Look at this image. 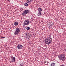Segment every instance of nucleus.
Returning a JSON list of instances; mask_svg holds the SVG:
<instances>
[{"label": "nucleus", "instance_id": "f257e3e1", "mask_svg": "<svg viewBox=\"0 0 66 66\" xmlns=\"http://www.w3.org/2000/svg\"><path fill=\"white\" fill-rule=\"evenodd\" d=\"M52 38L50 37L46 38L45 40V43L47 45H50V44L52 43Z\"/></svg>", "mask_w": 66, "mask_h": 66}, {"label": "nucleus", "instance_id": "f03ea898", "mask_svg": "<svg viewBox=\"0 0 66 66\" xmlns=\"http://www.w3.org/2000/svg\"><path fill=\"white\" fill-rule=\"evenodd\" d=\"M59 59L60 60L62 61H64L65 60V55L64 54H62L60 55L59 56Z\"/></svg>", "mask_w": 66, "mask_h": 66}, {"label": "nucleus", "instance_id": "7ed1b4c3", "mask_svg": "<svg viewBox=\"0 0 66 66\" xmlns=\"http://www.w3.org/2000/svg\"><path fill=\"white\" fill-rule=\"evenodd\" d=\"M20 31V29L19 28H16V30L14 32V34L16 35H18Z\"/></svg>", "mask_w": 66, "mask_h": 66}, {"label": "nucleus", "instance_id": "20e7f679", "mask_svg": "<svg viewBox=\"0 0 66 66\" xmlns=\"http://www.w3.org/2000/svg\"><path fill=\"white\" fill-rule=\"evenodd\" d=\"M29 13V10H26L24 11V12L22 13V15L23 16H26V15L27 14H28Z\"/></svg>", "mask_w": 66, "mask_h": 66}, {"label": "nucleus", "instance_id": "39448f33", "mask_svg": "<svg viewBox=\"0 0 66 66\" xmlns=\"http://www.w3.org/2000/svg\"><path fill=\"white\" fill-rule=\"evenodd\" d=\"M38 11H39L38 16H42V9L41 8L38 9Z\"/></svg>", "mask_w": 66, "mask_h": 66}, {"label": "nucleus", "instance_id": "423d86ee", "mask_svg": "<svg viewBox=\"0 0 66 66\" xmlns=\"http://www.w3.org/2000/svg\"><path fill=\"white\" fill-rule=\"evenodd\" d=\"M11 61L12 63L15 62V57H13V56H11Z\"/></svg>", "mask_w": 66, "mask_h": 66}, {"label": "nucleus", "instance_id": "0eeeda50", "mask_svg": "<svg viewBox=\"0 0 66 66\" xmlns=\"http://www.w3.org/2000/svg\"><path fill=\"white\" fill-rule=\"evenodd\" d=\"M29 21L28 20H26L24 22V25H28L29 24Z\"/></svg>", "mask_w": 66, "mask_h": 66}, {"label": "nucleus", "instance_id": "6e6552de", "mask_svg": "<svg viewBox=\"0 0 66 66\" xmlns=\"http://www.w3.org/2000/svg\"><path fill=\"white\" fill-rule=\"evenodd\" d=\"M17 47L19 49H21V48H22V46L21 44L18 45Z\"/></svg>", "mask_w": 66, "mask_h": 66}, {"label": "nucleus", "instance_id": "1a4fd4ad", "mask_svg": "<svg viewBox=\"0 0 66 66\" xmlns=\"http://www.w3.org/2000/svg\"><path fill=\"white\" fill-rule=\"evenodd\" d=\"M31 0H27L26 1V2L28 4H30L31 3Z\"/></svg>", "mask_w": 66, "mask_h": 66}, {"label": "nucleus", "instance_id": "9d476101", "mask_svg": "<svg viewBox=\"0 0 66 66\" xmlns=\"http://www.w3.org/2000/svg\"><path fill=\"white\" fill-rule=\"evenodd\" d=\"M51 66H55V64L53 62L51 63Z\"/></svg>", "mask_w": 66, "mask_h": 66}, {"label": "nucleus", "instance_id": "9b49d317", "mask_svg": "<svg viewBox=\"0 0 66 66\" xmlns=\"http://www.w3.org/2000/svg\"><path fill=\"white\" fill-rule=\"evenodd\" d=\"M18 24V23L17 22H15L14 23V24L15 26H17Z\"/></svg>", "mask_w": 66, "mask_h": 66}, {"label": "nucleus", "instance_id": "f8f14e48", "mask_svg": "<svg viewBox=\"0 0 66 66\" xmlns=\"http://www.w3.org/2000/svg\"><path fill=\"white\" fill-rule=\"evenodd\" d=\"M31 38V36H28L27 38H28V39H30Z\"/></svg>", "mask_w": 66, "mask_h": 66}, {"label": "nucleus", "instance_id": "ddd939ff", "mask_svg": "<svg viewBox=\"0 0 66 66\" xmlns=\"http://www.w3.org/2000/svg\"><path fill=\"white\" fill-rule=\"evenodd\" d=\"M24 5L26 6H27L28 5V4L27 3H25L24 4Z\"/></svg>", "mask_w": 66, "mask_h": 66}, {"label": "nucleus", "instance_id": "4468645a", "mask_svg": "<svg viewBox=\"0 0 66 66\" xmlns=\"http://www.w3.org/2000/svg\"><path fill=\"white\" fill-rule=\"evenodd\" d=\"M30 27H27V30H29V29H30Z\"/></svg>", "mask_w": 66, "mask_h": 66}, {"label": "nucleus", "instance_id": "2eb2a0df", "mask_svg": "<svg viewBox=\"0 0 66 66\" xmlns=\"http://www.w3.org/2000/svg\"><path fill=\"white\" fill-rule=\"evenodd\" d=\"M20 65L21 66H23V64L22 63H21V64H20Z\"/></svg>", "mask_w": 66, "mask_h": 66}, {"label": "nucleus", "instance_id": "dca6fc26", "mask_svg": "<svg viewBox=\"0 0 66 66\" xmlns=\"http://www.w3.org/2000/svg\"><path fill=\"white\" fill-rule=\"evenodd\" d=\"M44 62H45L44 61V60H43V61H42V63H43Z\"/></svg>", "mask_w": 66, "mask_h": 66}, {"label": "nucleus", "instance_id": "f3484780", "mask_svg": "<svg viewBox=\"0 0 66 66\" xmlns=\"http://www.w3.org/2000/svg\"><path fill=\"white\" fill-rule=\"evenodd\" d=\"M5 38V37H1V38Z\"/></svg>", "mask_w": 66, "mask_h": 66}, {"label": "nucleus", "instance_id": "a211bd4d", "mask_svg": "<svg viewBox=\"0 0 66 66\" xmlns=\"http://www.w3.org/2000/svg\"><path fill=\"white\" fill-rule=\"evenodd\" d=\"M64 51L65 52V51L66 52V49L64 48Z\"/></svg>", "mask_w": 66, "mask_h": 66}, {"label": "nucleus", "instance_id": "6ab92c4d", "mask_svg": "<svg viewBox=\"0 0 66 66\" xmlns=\"http://www.w3.org/2000/svg\"><path fill=\"white\" fill-rule=\"evenodd\" d=\"M46 62H47V63H49V62L48 61H46Z\"/></svg>", "mask_w": 66, "mask_h": 66}, {"label": "nucleus", "instance_id": "aec40b11", "mask_svg": "<svg viewBox=\"0 0 66 66\" xmlns=\"http://www.w3.org/2000/svg\"><path fill=\"white\" fill-rule=\"evenodd\" d=\"M61 66H65V65H64L62 64L61 65Z\"/></svg>", "mask_w": 66, "mask_h": 66}, {"label": "nucleus", "instance_id": "412c9836", "mask_svg": "<svg viewBox=\"0 0 66 66\" xmlns=\"http://www.w3.org/2000/svg\"><path fill=\"white\" fill-rule=\"evenodd\" d=\"M21 11H22V9H21L20 10Z\"/></svg>", "mask_w": 66, "mask_h": 66}, {"label": "nucleus", "instance_id": "4be33fe9", "mask_svg": "<svg viewBox=\"0 0 66 66\" xmlns=\"http://www.w3.org/2000/svg\"><path fill=\"white\" fill-rule=\"evenodd\" d=\"M52 24H54V23H52Z\"/></svg>", "mask_w": 66, "mask_h": 66}, {"label": "nucleus", "instance_id": "5701e85b", "mask_svg": "<svg viewBox=\"0 0 66 66\" xmlns=\"http://www.w3.org/2000/svg\"><path fill=\"white\" fill-rule=\"evenodd\" d=\"M42 49H44V48H43V47H42Z\"/></svg>", "mask_w": 66, "mask_h": 66}]
</instances>
